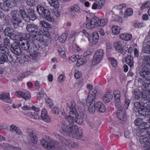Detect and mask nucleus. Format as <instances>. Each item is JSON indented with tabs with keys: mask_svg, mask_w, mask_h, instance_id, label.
Here are the masks:
<instances>
[{
	"mask_svg": "<svg viewBox=\"0 0 150 150\" xmlns=\"http://www.w3.org/2000/svg\"><path fill=\"white\" fill-rule=\"evenodd\" d=\"M69 17L71 18H74L76 17V15L74 12L71 11H69Z\"/></svg>",
	"mask_w": 150,
	"mask_h": 150,
	"instance_id": "nucleus-62",
	"label": "nucleus"
},
{
	"mask_svg": "<svg viewBox=\"0 0 150 150\" xmlns=\"http://www.w3.org/2000/svg\"><path fill=\"white\" fill-rule=\"evenodd\" d=\"M113 98V96L110 92L106 93L103 96V99L104 102L107 103L111 100Z\"/></svg>",
	"mask_w": 150,
	"mask_h": 150,
	"instance_id": "nucleus-27",
	"label": "nucleus"
},
{
	"mask_svg": "<svg viewBox=\"0 0 150 150\" xmlns=\"http://www.w3.org/2000/svg\"><path fill=\"white\" fill-rule=\"evenodd\" d=\"M144 61L149 65L150 64V56L147 55L144 56Z\"/></svg>",
	"mask_w": 150,
	"mask_h": 150,
	"instance_id": "nucleus-64",
	"label": "nucleus"
},
{
	"mask_svg": "<svg viewBox=\"0 0 150 150\" xmlns=\"http://www.w3.org/2000/svg\"><path fill=\"white\" fill-rule=\"evenodd\" d=\"M29 72H27L23 74H21L18 76V79L19 81H21L24 78L27 76V74Z\"/></svg>",
	"mask_w": 150,
	"mask_h": 150,
	"instance_id": "nucleus-57",
	"label": "nucleus"
},
{
	"mask_svg": "<svg viewBox=\"0 0 150 150\" xmlns=\"http://www.w3.org/2000/svg\"><path fill=\"white\" fill-rule=\"evenodd\" d=\"M42 120L47 122H49L51 121L50 117L47 115V111L45 109H43L41 115Z\"/></svg>",
	"mask_w": 150,
	"mask_h": 150,
	"instance_id": "nucleus-23",
	"label": "nucleus"
},
{
	"mask_svg": "<svg viewBox=\"0 0 150 150\" xmlns=\"http://www.w3.org/2000/svg\"><path fill=\"white\" fill-rule=\"evenodd\" d=\"M78 146V143L70 141L68 147L70 149H72L76 148Z\"/></svg>",
	"mask_w": 150,
	"mask_h": 150,
	"instance_id": "nucleus-49",
	"label": "nucleus"
},
{
	"mask_svg": "<svg viewBox=\"0 0 150 150\" xmlns=\"http://www.w3.org/2000/svg\"><path fill=\"white\" fill-rule=\"evenodd\" d=\"M140 133L142 135L139 138V142L144 146L145 144L150 140V127L145 129L142 128L140 130Z\"/></svg>",
	"mask_w": 150,
	"mask_h": 150,
	"instance_id": "nucleus-4",
	"label": "nucleus"
},
{
	"mask_svg": "<svg viewBox=\"0 0 150 150\" xmlns=\"http://www.w3.org/2000/svg\"><path fill=\"white\" fill-rule=\"evenodd\" d=\"M28 52L30 57L32 59L34 60L37 59L39 53L36 50L31 49Z\"/></svg>",
	"mask_w": 150,
	"mask_h": 150,
	"instance_id": "nucleus-26",
	"label": "nucleus"
},
{
	"mask_svg": "<svg viewBox=\"0 0 150 150\" xmlns=\"http://www.w3.org/2000/svg\"><path fill=\"white\" fill-rule=\"evenodd\" d=\"M43 15H40L42 17L50 22H53L54 21V18L51 17L50 16V13L49 10L45 9L43 11Z\"/></svg>",
	"mask_w": 150,
	"mask_h": 150,
	"instance_id": "nucleus-18",
	"label": "nucleus"
},
{
	"mask_svg": "<svg viewBox=\"0 0 150 150\" xmlns=\"http://www.w3.org/2000/svg\"><path fill=\"white\" fill-rule=\"evenodd\" d=\"M125 62L130 67H132L133 66V57L131 55H128L127 57Z\"/></svg>",
	"mask_w": 150,
	"mask_h": 150,
	"instance_id": "nucleus-30",
	"label": "nucleus"
},
{
	"mask_svg": "<svg viewBox=\"0 0 150 150\" xmlns=\"http://www.w3.org/2000/svg\"><path fill=\"white\" fill-rule=\"evenodd\" d=\"M4 1L3 2L0 3V8L4 11H7L9 10V8H11V3L9 0Z\"/></svg>",
	"mask_w": 150,
	"mask_h": 150,
	"instance_id": "nucleus-19",
	"label": "nucleus"
},
{
	"mask_svg": "<svg viewBox=\"0 0 150 150\" xmlns=\"http://www.w3.org/2000/svg\"><path fill=\"white\" fill-rule=\"evenodd\" d=\"M28 133L30 142L34 144H36L38 141L36 134L31 130L28 131Z\"/></svg>",
	"mask_w": 150,
	"mask_h": 150,
	"instance_id": "nucleus-14",
	"label": "nucleus"
},
{
	"mask_svg": "<svg viewBox=\"0 0 150 150\" xmlns=\"http://www.w3.org/2000/svg\"><path fill=\"white\" fill-rule=\"evenodd\" d=\"M147 102H145L144 103L137 102L134 103V106L135 108L137 110V111L139 114L142 116L146 117L148 108L144 107V104Z\"/></svg>",
	"mask_w": 150,
	"mask_h": 150,
	"instance_id": "nucleus-8",
	"label": "nucleus"
},
{
	"mask_svg": "<svg viewBox=\"0 0 150 150\" xmlns=\"http://www.w3.org/2000/svg\"><path fill=\"white\" fill-rule=\"evenodd\" d=\"M0 100L8 103H10L11 102L9 94L8 93H4L0 94Z\"/></svg>",
	"mask_w": 150,
	"mask_h": 150,
	"instance_id": "nucleus-21",
	"label": "nucleus"
},
{
	"mask_svg": "<svg viewBox=\"0 0 150 150\" xmlns=\"http://www.w3.org/2000/svg\"><path fill=\"white\" fill-rule=\"evenodd\" d=\"M139 74L146 80L150 81V70H148L146 67H144L142 68Z\"/></svg>",
	"mask_w": 150,
	"mask_h": 150,
	"instance_id": "nucleus-13",
	"label": "nucleus"
},
{
	"mask_svg": "<svg viewBox=\"0 0 150 150\" xmlns=\"http://www.w3.org/2000/svg\"><path fill=\"white\" fill-rule=\"evenodd\" d=\"M112 30L113 35H117L120 33L121 28L119 26L114 25L112 27Z\"/></svg>",
	"mask_w": 150,
	"mask_h": 150,
	"instance_id": "nucleus-34",
	"label": "nucleus"
},
{
	"mask_svg": "<svg viewBox=\"0 0 150 150\" xmlns=\"http://www.w3.org/2000/svg\"><path fill=\"white\" fill-rule=\"evenodd\" d=\"M14 30L10 27H7L4 30V33L5 36L9 37L13 40H17V36L14 34Z\"/></svg>",
	"mask_w": 150,
	"mask_h": 150,
	"instance_id": "nucleus-11",
	"label": "nucleus"
},
{
	"mask_svg": "<svg viewBox=\"0 0 150 150\" xmlns=\"http://www.w3.org/2000/svg\"><path fill=\"white\" fill-rule=\"evenodd\" d=\"M95 105L96 109L98 110L100 112H103L105 111V107L102 102L98 101L95 103Z\"/></svg>",
	"mask_w": 150,
	"mask_h": 150,
	"instance_id": "nucleus-22",
	"label": "nucleus"
},
{
	"mask_svg": "<svg viewBox=\"0 0 150 150\" xmlns=\"http://www.w3.org/2000/svg\"><path fill=\"white\" fill-rule=\"evenodd\" d=\"M4 45L3 44L0 45V51H1L0 53L8 54L9 52V50L7 47H5Z\"/></svg>",
	"mask_w": 150,
	"mask_h": 150,
	"instance_id": "nucleus-41",
	"label": "nucleus"
},
{
	"mask_svg": "<svg viewBox=\"0 0 150 150\" xmlns=\"http://www.w3.org/2000/svg\"><path fill=\"white\" fill-rule=\"evenodd\" d=\"M149 8H150V1H149L145 2L144 4L141 7V8L142 9Z\"/></svg>",
	"mask_w": 150,
	"mask_h": 150,
	"instance_id": "nucleus-55",
	"label": "nucleus"
},
{
	"mask_svg": "<svg viewBox=\"0 0 150 150\" xmlns=\"http://www.w3.org/2000/svg\"><path fill=\"white\" fill-rule=\"evenodd\" d=\"M8 54L0 53V64H3L7 62L8 60Z\"/></svg>",
	"mask_w": 150,
	"mask_h": 150,
	"instance_id": "nucleus-29",
	"label": "nucleus"
},
{
	"mask_svg": "<svg viewBox=\"0 0 150 150\" xmlns=\"http://www.w3.org/2000/svg\"><path fill=\"white\" fill-rule=\"evenodd\" d=\"M120 37L121 39L126 41H129L131 39L132 36L131 35L128 34L122 33L120 35Z\"/></svg>",
	"mask_w": 150,
	"mask_h": 150,
	"instance_id": "nucleus-31",
	"label": "nucleus"
},
{
	"mask_svg": "<svg viewBox=\"0 0 150 150\" xmlns=\"http://www.w3.org/2000/svg\"><path fill=\"white\" fill-rule=\"evenodd\" d=\"M84 64H85V62L83 59L82 58H80L77 60L76 66L77 67H78Z\"/></svg>",
	"mask_w": 150,
	"mask_h": 150,
	"instance_id": "nucleus-53",
	"label": "nucleus"
},
{
	"mask_svg": "<svg viewBox=\"0 0 150 150\" xmlns=\"http://www.w3.org/2000/svg\"><path fill=\"white\" fill-rule=\"evenodd\" d=\"M126 15L124 16V18H126L127 16H131L133 14V10L131 8H127L125 11Z\"/></svg>",
	"mask_w": 150,
	"mask_h": 150,
	"instance_id": "nucleus-50",
	"label": "nucleus"
},
{
	"mask_svg": "<svg viewBox=\"0 0 150 150\" xmlns=\"http://www.w3.org/2000/svg\"><path fill=\"white\" fill-rule=\"evenodd\" d=\"M40 142L41 145L42 147L47 149L48 146L49 145V142H48L45 139H42L40 140Z\"/></svg>",
	"mask_w": 150,
	"mask_h": 150,
	"instance_id": "nucleus-44",
	"label": "nucleus"
},
{
	"mask_svg": "<svg viewBox=\"0 0 150 150\" xmlns=\"http://www.w3.org/2000/svg\"><path fill=\"white\" fill-rule=\"evenodd\" d=\"M113 93L115 101L116 103V104H120L121 103L120 102V91L118 90H115L114 91Z\"/></svg>",
	"mask_w": 150,
	"mask_h": 150,
	"instance_id": "nucleus-28",
	"label": "nucleus"
},
{
	"mask_svg": "<svg viewBox=\"0 0 150 150\" xmlns=\"http://www.w3.org/2000/svg\"><path fill=\"white\" fill-rule=\"evenodd\" d=\"M53 134L55 137L58 138L60 140L61 143L62 145L64 146L65 145L67 146L68 147L70 141H69L67 140L64 138L60 136L59 134L56 133H54Z\"/></svg>",
	"mask_w": 150,
	"mask_h": 150,
	"instance_id": "nucleus-20",
	"label": "nucleus"
},
{
	"mask_svg": "<svg viewBox=\"0 0 150 150\" xmlns=\"http://www.w3.org/2000/svg\"><path fill=\"white\" fill-rule=\"evenodd\" d=\"M122 43L120 42H117L114 44V46L115 49L120 52V50L122 47Z\"/></svg>",
	"mask_w": 150,
	"mask_h": 150,
	"instance_id": "nucleus-37",
	"label": "nucleus"
},
{
	"mask_svg": "<svg viewBox=\"0 0 150 150\" xmlns=\"http://www.w3.org/2000/svg\"><path fill=\"white\" fill-rule=\"evenodd\" d=\"M96 96L95 95H93L91 93V92H89L87 97V100L90 102H91L95 99Z\"/></svg>",
	"mask_w": 150,
	"mask_h": 150,
	"instance_id": "nucleus-51",
	"label": "nucleus"
},
{
	"mask_svg": "<svg viewBox=\"0 0 150 150\" xmlns=\"http://www.w3.org/2000/svg\"><path fill=\"white\" fill-rule=\"evenodd\" d=\"M19 43L22 49L25 50H29L31 44L29 41L22 37L20 38Z\"/></svg>",
	"mask_w": 150,
	"mask_h": 150,
	"instance_id": "nucleus-10",
	"label": "nucleus"
},
{
	"mask_svg": "<svg viewBox=\"0 0 150 150\" xmlns=\"http://www.w3.org/2000/svg\"><path fill=\"white\" fill-rule=\"evenodd\" d=\"M120 104H116L117 108V115L118 118L121 120L125 121L126 119L124 109H123L122 105Z\"/></svg>",
	"mask_w": 150,
	"mask_h": 150,
	"instance_id": "nucleus-9",
	"label": "nucleus"
},
{
	"mask_svg": "<svg viewBox=\"0 0 150 150\" xmlns=\"http://www.w3.org/2000/svg\"><path fill=\"white\" fill-rule=\"evenodd\" d=\"M27 115L31 118L35 119H39L40 115L38 113L35 112H28L27 113Z\"/></svg>",
	"mask_w": 150,
	"mask_h": 150,
	"instance_id": "nucleus-36",
	"label": "nucleus"
},
{
	"mask_svg": "<svg viewBox=\"0 0 150 150\" xmlns=\"http://www.w3.org/2000/svg\"><path fill=\"white\" fill-rule=\"evenodd\" d=\"M48 3L54 8H57L59 6V4L57 0H47Z\"/></svg>",
	"mask_w": 150,
	"mask_h": 150,
	"instance_id": "nucleus-35",
	"label": "nucleus"
},
{
	"mask_svg": "<svg viewBox=\"0 0 150 150\" xmlns=\"http://www.w3.org/2000/svg\"><path fill=\"white\" fill-rule=\"evenodd\" d=\"M10 131L11 132H15L16 133L20 135H21L23 134L22 132L21 131L19 128L16 126L14 124L10 125Z\"/></svg>",
	"mask_w": 150,
	"mask_h": 150,
	"instance_id": "nucleus-24",
	"label": "nucleus"
},
{
	"mask_svg": "<svg viewBox=\"0 0 150 150\" xmlns=\"http://www.w3.org/2000/svg\"><path fill=\"white\" fill-rule=\"evenodd\" d=\"M144 107L148 108L146 117L147 118V120L150 121V102H148L147 103L144 104Z\"/></svg>",
	"mask_w": 150,
	"mask_h": 150,
	"instance_id": "nucleus-33",
	"label": "nucleus"
},
{
	"mask_svg": "<svg viewBox=\"0 0 150 150\" xmlns=\"http://www.w3.org/2000/svg\"><path fill=\"white\" fill-rule=\"evenodd\" d=\"M102 8L100 5H98L95 2L93 4L92 6V8L93 10L100 9Z\"/></svg>",
	"mask_w": 150,
	"mask_h": 150,
	"instance_id": "nucleus-56",
	"label": "nucleus"
},
{
	"mask_svg": "<svg viewBox=\"0 0 150 150\" xmlns=\"http://www.w3.org/2000/svg\"><path fill=\"white\" fill-rule=\"evenodd\" d=\"M4 45L5 46L9 48L11 47V45L10 42V40L7 38H5L4 40Z\"/></svg>",
	"mask_w": 150,
	"mask_h": 150,
	"instance_id": "nucleus-52",
	"label": "nucleus"
},
{
	"mask_svg": "<svg viewBox=\"0 0 150 150\" xmlns=\"http://www.w3.org/2000/svg\"><path fill=\"white\" fill-rule=\"evenodd\" d=\"M65 79V76L63 74H61L58 78V80L60 82H63Z\"/></svg>",
	"mask_w": 150,
	"mask_h": 150,
	"instance_id": "nucleus-60",
	"label": "nucleus"
},
{
	"mask_svg": "<svg viewBox=\"0 0 150 150\" xmlns=\"http://www.w3.org/2000/svg\"><path fill=\"white\" fill-rule=\"evenodd\" d=\"M143 51L145 53L150 54V41L146 43V46L144 47Z\"/></svg>",
	"mask_w": 150,
	"mask_h": 150,
	"instance_id": "nucleus-43",
	"label": "nucleus"
},
{
	"mask_svg": "<svg viewBox=\"0 0 150 150\" xmlns=\"http://www.w3.org/2000/svg\"><path fill=\"white\" fill-rule=\"evenodd\" d=\"M10 49L12 52L16 55H19L21 54V50L17 43L14 42L12 45Z\"/></svg>",
	"mask_w": 150,
	"mask_h": 150,
	"instance_id": "nucleus-16",
	"label": "nucleus"
},
{
	"mask_svg": "<svg viewBox=\"0 0 150 150\" xmlns=\"http://www.w3.org/2000/svg\"><path fill=\"white\" fill-rule=\"evenodd\" d=\"M77 115H67L65 116V119L68 123L71 124H73L74 122H76L79 124H81L83 122L82 118L79 116L77 112Z\"/></svg>",
	"mask_w": 150,
	"mask_h": 150,
	"instance_id": "nucleus-7",
	"label": "nucleus"
},
{
	"mask_svg": "<svg viewBox=\"0 0 150 150\" xmlns=\"http://www.w3.org/2000/svg\"><path fill=\"white\" fill-rule=\"evenodd\" d=\"M70 127V125H69L67 124H63L61 126L63 132V133L67 132L68 133Z\"/></svg>",
	"mask_w": 150,
	"mask_h": 150,
	"instance_id": "nucleus-38",
	"label": "nucleus"
},
{
	"mask_svg": "<svg viewBox=\"0 0 150 150\" xmlns=\"http://www.w3.org/2000/svg\"><path fill=\"white\" fill-rule=\"evenodd\" d=\"M111 63L112 65L114 67H116L117 66V60L114 58H111L110 59Z\"/></svg>",
	"mask_w": 150,
	"mask_h": 150,
	"instance_id": "nucleus-59",
	"label": "nucleus"
},
{
	"mask_svg": "<svg viewBox=\"0 0 150 150\" xmlns=\"http://www.w3.org/2000/svg\"><path fill=\"white\" fill-rule=\"evenodd\" d=\"M39 23L40 25L42 27L45 28H50L51 27L48 23L43 21H40Z\"/></svg>",
	"mask_w": 150,
	"mask_h": 150,
	"instance_id": "nucleus-47",
	"label": "nucleus"
},
{
	"mask_svg": "<svg viewBox=\"0 0 150 150\" xmlns=\"http://www.w3.org/2000/svg\"><path fill=\"white\" fill-rule=\"evenodd\" d=\"M75 103L74 100H71V102L70 104L69 107L70 109V111L68 115H77V112L75 107Z\"/></svg>",
	"mask_w": 150,
	"mask_h": 150,
	"instance_id": "nucleus-17",
	"label": "nucleus"
},
{
	"mask_svg": "<svg viewBox=\"0 0 150 150\" xmlns=\"http://www.w3.org/2000/svg\"><path fill=\"white\" fill-rule=\"evenodd\" d=\"M18 13L17 11L12 10L11 12V21L13 24V26L16 28L19 24L21 22L23 17Z\"/></svg>",
	"mask_w": 150,
	"mask_h": 150,
	"instance_id": "nucleus-5",
	"label": "nucleus"
},
{
	"mask_svg": "<svg viewBox=\"0 0 150 150\" xmlns=\"http://www.w3.org/2000/svg\"><path fill=\"white\" fill-rule=\"evenodd\" d=\"M22 109L24 110L32 109L36 112H38L39 111V108L34 106L32 107H29L27 105H24L22 107Z\"/></svg>",
	"mask_w": 150,
	"mask_h": 150,
	"instance_id": "nucleus-32",
	"label": "nucleus"
},
{
	"mask_svg": "<svg viewBox=\"0 0 150 150\" xmlns=\"http://www.w3.org/2000/svg\"><path fill=\"white\" fill-rule=\"evenodd\" d=\"M96 107L93 104H91L89 106L88 110V112L91 114H93L95 112Z\"/></svg>",
	"mask_w": 150,
	"mask_h": 150,
	"instance_id": "nucleus-39",
	"label": "nucleus"
},
{
	"mask_svg": "<svg viewBox=\"0 0 150 150\" xmlns=\"http://www.w3.org/2000/svg\"><path fill=\"white\" fill-rule=\"evenodd\" d=\"M103 54V51L102 50H98L95 52L93 57V61L96 63H99L101 60Z\"/></svg>",
	"mask_w": 150,
	"mask_h": 150,
	"instance_id": "nucleus-15",
	"label": "nucleus"
},
{
	"mask_svg": "<svg viewBox=\"0 0 150 150\" xmlns=\"http://www.w3.org/2000/svg\"><path fill=\"white\" fill-rule=\"evenodd\" d=\"M52 113L55 115H57L59 112V108L57 107H54L52 110Z\"/></svg>",
	"mask_w": 150,
	"mask_h": 150,
	"instance_id": "nucleus-61",
	"label": "nucleus"
},
{
	"mask_svg": "<svg viewBox=\"0 0 150 150\" xmlns=\"http://www.w3.org/2000/svg\"><path fill=\"white\" fill-rule=\"evenodd\" d=\"M19 11V13L22 15L23 18L26 22H29L30 20L33 21L36 18L34 11L32 9L28 10V15L25 11L24 6H20Z\"/></svg>",
	"mask_w": 150,
	"mask_h": 150,
	"instance_id": "nucleus-3",
	"label": "nucleus"
},
{
	"mask_svg": "<svg viewBox=\"0 0 150 150\" xmlns=\"http://www.w3.org/2000/svg\"><path fill=\"white\" fill-rule=\"evenodd\" d=\"M107 19H100L96 17L92 18L89 22L86 21L85 23L86 27L88 29H90L96 26H105L108 23Z\"/></svg>",
	"mask_w": 150,
	"mask_h": 150,
	"instance_id": "nucleus-2",
	"label": "nucleus"
},
{
	"mask_svg": "<svg viewBox=\"0 0 150 150\" xmlns=\"http://www.w3.org/2000/svg\"><path fill=\"white\" fill-rule=\"evenodd\" d=\"M16 93L19 96L25 99H29L31 97L28 91H26L22 92L21 91H17L16 92Z\"/></svg>",
	"mask_w": 150,
	"mask_h": 150,
	"instance_id": "nucleus-25",
	"label": "nucleus"
},
{
	"mask_svg": "<svg viewBox=\"0 0 150 150\" xmlns=\"http://www.w3.org/2000/svg\"><path fill=\"white\" fill-rule=\"evenodd\" d=\"M80 8L77 5H74L70 6L69 8V11H71L74 12H78L80 11Z\"/></svg>",
	"mask_w": 150,
	"mask_h": 150,
	"instance_id": "nucleus-40",
	"label": "nucleus"
},
{
	"mask_svg": "<svg viewBox=\"0 0 150 150\" xmlns=\"http://www.w3.org/2000/svg\"><path fill=\"white\" fill-rule=\"evenodd\" d=\"M46 95V94L43 90H41L40 91L37 93V98L39 100H41Z\"/></svg>",
	"mask_w": 150,
	"mask_h": 150,
	"instance_id": "nucleus-48",
	"label": "nucleus"
},
{
	"mask_svg": "<svg viewBox=\"0 0 150 150\" xmlns=\"http://www.w3.org/2000/svg\"><path fill=\"white\" fill-rule=\"evenodd\" d=\"M128 50V46L126 45L123 47H122L120 52L122 54H124Z\"/></svg>",
	"mask_w": 150,
	"mask_h": 150,
	"instance_id": "nucleus-58",
	"label": "nucleus"
},
{
	"mask_svg": "<svg viewBox=\"0 0 150 150\" xmlns=\"http://www.w3.org/2000/svg\"><path fill=\"white\" fill-rule=\"evenodd\" d=\"M69 123L70 125V128L68 134L74 137L77 139H80L82 138V132L78 130L77 126L76 125H74V124H71Z\"/></svg>",
	"mask_w": 150,
	"mask_h": 150,
	"instance_id": "nucleus-6",
	"label": "nucleus"
},
{
	"mask_svg": "<svg viewBox=\"0 0 150 150\" xmlns=\"http://www.w3.org/2000/svg\"><path fill=\"white\" fill-rule=\"evenodd\" d=\"M134 97L137 100L139 99V98L142 96L144 98L143 96H143V95H144V94H143V95H142V93L139 90L135 91H134Z\"/></svg>",
	"mask_w": 150,
	"mask_h": 150,
	"instance_id": "nucleus-42",
	"label": "nucleus"
},
{
	"mask_svg": "<svg viewBox=\"0 0 150 150\" xmlns=\"http://www.w3.org/2000/svg\"><path fill=\"white\" fill-rule=\"evenodd\" d=\"M26 28L29 33L26 34L25 37L28 40H29L30 41L31 38L42 42L43 41L42 35L46 36L49 35V32L45 30L43 28H40L34 24H27Z\"/></svg>",
	"mask_w": 150,
	"mask_h": 150,
	"instance_id": "nucleus-1",
	"label": "nucleus"
},
{
	"mask_svg": "<svg viewBox=\"0 0 150 150\" xmlns=\"http://www.w3.org/2000/svg\"><path fill=\"white\" fill-rule=\"evenodd\" d=\"M35 2V0H27L26 2L27 5L30 6L34 5Z\"/></svg>",
	"mask_w": 150,
	"mask_h": 150,
	"instance_id": "nucleus-63",
	"label": "nucleus"
},
{
	"mask_svg": "<svg viewBox=\"0 0 150 150\" xmlns=\"http://www.w3.org/2000/svg\"><path fill=\"white\" fill-rule=\"evenodd\" d=\"M79 57L78 55L77 54H74L71 57L69 58V62L70 63H72L75 62Z\"/></svg>",
	"mask_w": 150,
	"mask_h": 150,
	"instance_id": "nucleus-46",
	"label": "nucleus"
},
{
	"mask_svg": "<svg viewBox=\"0 0 150 150\" xmlns=\"http://www.w3.org/2000/svg\"><path fill=\"white\" fill-rule=\"evenodd\" d=\"M12 145H8V144L3 143L0 145L1 146L5 149H11V146Z\"/></svg>",
	"mask_w": 150,
	"mask_h": 150,
	"instance_id": "nucleus-54",
	"label": "nucleus"
},
{
	"mask_svg": "<svg viewBox=\"0 0 150 150\" xmlns=\"http://www.w3.org/2000/svg\"><path fill=\"white\" fill-rule=\"evenodd\" d=\"M149 122H145L143 120L142 118H138L134 121V123L137 126H139V128L141 130L142 128L145 129L149 127Z\"/></svg>",
	"mask_w": 150,
	"mask_h": 150,
	"instance_id": "nucleus-12",
	"label": "nucleus"
},
{
	"mask_svg": "<svg viewBox=\"0 0 150 150\" xmlns=\"http://www.w3.org/2000/svg\"><path fill=\"white\" fill-rule=\"evenodd\" d=\"M46 9L44 7L41 6L40 5H38L37 7V11L39 15H43V12Z\"/></svg>",
	"mask_w": 150,
	"mask_h": 150,
	"instance_id": "nucleus-45",
	"label": "nucleus"
}]
</instances>
